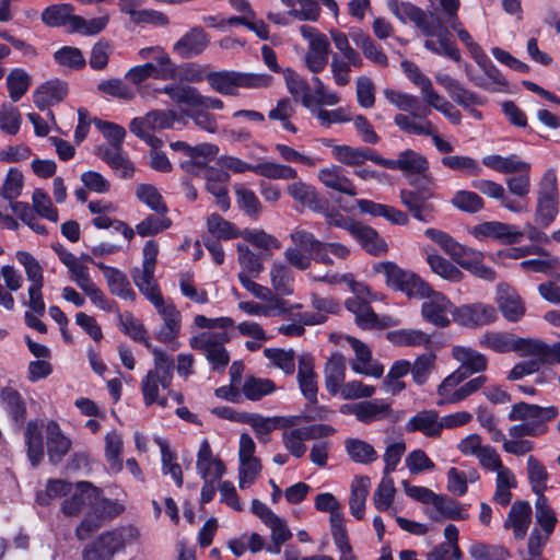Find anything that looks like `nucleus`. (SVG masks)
Returning <instances> with one entry per match:
<instances>
[{
	"instance_id": "1",
	"label": "nucleus",
	"mask_w": 560,
	"mask_h": 560,
	"mask_svg": "<svg viewBox=\"0 0 560 560\" xmlns=\"http://www.w3.org/2000/svg\"><path fill=\"white\" fill-rule=\"evenodd\" d=\"M388 5L390 12L402 23L410 21L425 36L439 37L448 58L455 61L460 59L459 49L450 40V32L439 16L433 13L427 14L422 9L410 2L398 3L397 0H392Z\"/></svg>"
},
{
	"instance_id": "2",
	"label": "nucleus",
	"mask_w": 560,
	"mask_h": 560,
	"mask_svg": "<svg viewBox=\"0 0 560 560\" xmlns=\"http://www.w3.org/2000/svg\"><path fill=\"white\" fill-rule=\"evenodd\" d=\"M206 81L214 92L221 95L237 96L240 89L268 88L272 77L266 73L221 70L207 72Z\"/></svg>"
},
{
	"instance_id": "3",
	"label": "nucleus",
	"mask_w": 560,
	"mask_h": 560,
	"mask_svg": "<svg viewBox=\"0 0 560 560\" xmlns=\"http://www.w3.org/2000/svg\"><path fill=\"white\" fill-rule=\"evenodd\" d=\"M409 184L415 189H401L399 192L401 203L410 214L418 221L431 222L436 211L435 206L430 202L435 198V182L432 176L411 178Z\"/></svg>"
},
{
	"instance_id": "4",
	"label": "nucleus",
	"mask_w": 560,
	"mask_h": 560,
	"mask_svg": "<svg viewBox=\"0 0 560 560\" xmlns=\"http://www.w3.org/2000/svg\"><path fill=\"white\" fill-rule=\"evenodd\" d=\"M336 52L331 55L330 71L336 85L346 86L350 83L352 70H360L363 65L361 54L349 42V36L338 30H330Z\"/></svg>"
},
{
	"instance_id": "5",
	"label": "nucleus",
	"mask_w": 560,
	"mask_h": 560,
	"mask_svg": "<svg viewBox=\"0 0 560 560\" xmlns=\"http://www.w3.org/2000/svg\"><path fill=\"white\" fill-rule=\"evenodd\" d=\"M154 368L141 381V393L145 406L155 404L159 396V385L170 389L173 381L174 360L159 348L152 349Z\"/></svg>"
},
{
	"instance_id": "6",
	"label": "nucleus",
	"mask_w": 560,
	"mask_h": 560,
	"mask_svg": "<svg viewBox=\"0 0 560 560\" xmlns=\"http://www.w3.org/2000/svg\"><path fill=\"white\" fill-rule=\"evenodd\" d=\"M375 271L384 275L387 285L408 296H423L428 294L430 284L416 273L405 270L395 262L385 261L375 265Z\"/></svg>"
},
{
	"instance_id": "7",
	"label": "nucleus",
	"mask_w": 560,
	"mask_h": 560,
	"mask_svg": "<svg viewBox=\"0 0 560 560\" xmlns=\"http://www.w3.org/2000/svg\"><path fill=\"white\" fill-rule=\"evenodd\" d=\"M230 341L226 331H203L194 336L189 345L195 350H200L215 371H223L229 362L230 354L225 343Z\"/></svg>"
},
{
	"instance_id": "8",
	"label": "nucleus",
	"mask_w": 560,
	"mask_h": 560,
	"mask_svg": "<svg viewBox=\"0 0 560 560\" xmlns=\"http://www.w3.org/2000/svg\"><path fill=\"white\" fill-rule=\"evenodd\" d=\"M558 206L557 175L553 170H547L538 184L536 222L544 228L548 226L558 215Z\"/></svg>"
},
{
	"instance_id": "9",
	"label": "nucleus",
	"mask_w": 560,
	"mask_h": 560,
	"mask_svg": "<svg viewBox=\"0 0 560 560\" xmlns=\"http://www.w3.org/2000/svg\"><path fill=\"white\" fill-rule=\"evenodd\" d=\"M559 410L556 406L540 407L524 401L514 404L508 415L510 421H521L533 428L534 438L546 434L549 430L548 422L556 419Z\"/></svg>"
},
{
	"instance_id": "10",
	"label": "nucleus",
	"mask_w": 560,
	"mask_h": 560,
	"mask_svg": "<svg viewBox=\"0 0 560 560\" xmlns=\"http://www.w3.org/2000/svg\"><path fill=\"white\" fill-rule=\"evenodd\" d=\"M154 56L155 63L147 62L136 66L127 71L126 79L133 84H140L149 78L158 80H173L176 78V66L165 51H158Z\"/></svg>"
},
{
	"instance_id": "11",
	"label": "nucleus",
	"mask_w": 560,
	"mask_h": 560,
	"mask_svg": "<svg viewBox=\"0 0 560 560\" xmlns=\"http://www.w3.org/2000/svg\"><path fill=\"white\" fill-rule=\"evenodd\" d=\"M479 346L498 353L517 352L532 355L533 339L517 337L511 332L487 331L478 339Z\"/></svg>"
},
{
	"instance_id": "12",
	"label": "nucleus",
	"mask_w": 560,
	"mask_h": 560,
	"mask_svg": "<svg viewBox=\"0 0 560 560\" xmlns=\"http://www.w3.org/2000/svg\"><path fill=\"white\" fill-rule=\"evenodd\" d=\"M425 299L421 305L422 317L436 327H447L451 323L450 315L456 308L453 303L441 292L431 287L428 294L420 296Z\"/></svg>"
},
{
	"instance_id": "13",
	"label": "nucleus",
	"mask_w": 560,
	"mask_h": 560,
	"mask_svg": "<svg viewBox=\"0 0 560 560\" xmlns=\"http://www.w3.org/2000/svg\"><path fill=\"white\" fill-rule=\"evenodd\" d=\"M378 165L389 170H398L410 180L421 176H432L429 174V161L424 155L411 149L401 151L396 160L382 158Z\"/></svg>"
},
{
	"instance_id": "14",
	"label": "nucleus",
	"mask_w": 560,
	"mask_h": 560,
	"mask_svg": "<svg viewBox=\"0 0 560 560\" xmlns=\"http://www.w3.org/2000/svg\"><path fill=\"white\" fill-rule=\"evenodd\" d=\"M435 81L447 92L448 96L459 106L469 109L476 119H481V112L470 108L474 105H482L483 101L474 92L467 90L459 81L446 73L435 74Z\"/></svg>"
},
{
	"instance_id": "15",
	"label": "nucleus",
	"mask_w": 560,
	"mask_h": 560,
	"mask_svg": "<svg viewBox=\"0 0 560 560\" xmlns=\"http://www.w3.org/2000/svg\"><path fill=\"white\" fill-rule=\"evenodd\" d=\"M124 546L125 539L121 533L118 530L104 532L85 546L82 558L83 560H110Z\"/></svg>"
},
{
	"instance_id": "16",
	"label": "nucleus",
	"mask_w": 560,
	"mask_h": 560,
	"mask_svg": "<svg viewBox=\"0 0 560 560\" xmlns=\"http://www.w3.org/2000/svg\"><path fill=\"white\" fill-rule=\"evenodd\" d=\"M315 508L320 512L329 513L330 532L334 542L348 538L341 504L334 494L329 492L317 494L315 498Z\"/></svg>"
},
{
	"instance_id": "17",
	"label": "nucleus",
	"mask_w": 560,
	"mask_h": 560,
	"mask_svg": "<svg viewBox=\"0 0 560 560\" xmlns=\"http://www.w3.org/2000/svg\"><path fill=\"white\" fill-rule=\"evenodd\" d=\"M164 325L158 331L156 339L163 343H174L182 329V315L173 302L164 298L154 303Z\"/></svg>"
},
{
	"instance_id": "18",
	"label": "nucleus",
	"mask_w": 560,
	"mask_h": 560,
	"mask_svg": "<svg viewBox=\"0 0 560 560\" xmlns=\"http://www.w3.org/2000/svg\"><path fill=\"white\" fill-rule=\"evenodd\" d=\"M396 126L404 132L416 136L431 137L436 150L440 153L447 154L453 152L454 147L451 142L443 139L435 130L433 124L428 119L415 120L398 116Z\"/></svg>"
},
{
	"instance_id": "19",
	"label": "nucleus",
	"mask_w": 560,
	"mask_h": 560,
	"mask_svg": "<svg viewBox=\"0 0 560 560\" xmlns=\"http://www.w3.org/2000/svg\"><path fill=\"white\" fill-rule=\"evenodd\" d=\"M497 316L495 308L483 303L462 305L453 312L456 323L469 327L489 325L497 319Z\"/></svg>"
},
{
	"instance_id": "20",
	"label": "nucleus",
	"mask_w": 560,
	"mask_h": 560,
	"mask_svg": "<svg viewBox=\"0 0 560 560\" xmlns=\"http://www.w3.org/2000/svg\"><path fill=\"white\" fill-rule=\"evenodd\" d=\"M209 43L210 38L202 27H192L173 45L172 51L182 59H190L201 55Z\"/></svg>"
},
{
	"instance_id": "21",
	"label": "nucleus",
	"mask_w": 560,
	"mask_h": 560,
	"mask_svg": "<svg viewBox=\"0 0 560 560\" xmlns=\"http://www.w3.org/2000/svg\"><path fill=\"white\" fill-rule=\"evenodd\" d=\"M477 237H492L503 244L512 245L522 241L524 233L513 224L498 221L485 222L474 229Z\"/></svg>"
},
{
	"instance_id": "22",
	"label": "nucleus",
	"mask_w": 560,
	"mask_h": 560,
	"mask_svg": "<svg viewBox=\"0 0 560 560\" xmlns=\"http://www.w3.org/2000/svg\"><path fill=\"white\" fill-rule=\"evenodd\" d=\"M383 94H384L385 98L390 104L396 106L398 109H400L402 112L410 113V115L397 114L394 117L395 125H396V118L398 116L406 117L409 119L411 118L415 120H421V119H427V116L430 114V109H428V108H425L423 110V113H420L421 104H420L419 98L415 95L404 93L400 91H396V90H392V89H385L383 91Z\"/></svg>"
},
{
	"instance_id": "23",
	"label": "nucleus",
	"mask_w": 560,
	"mask_h": 560,
	"mask_svg": "<svg viewBox=\"0 0 560 560\" xmlns=\"http://www.w3.org/2000/svg\"><path fill=\"white\" fill-rule=\"evenodd\" d=\"M196 469L202 479L219 480L225 474V465L214 456L207 439L202 440L197 453Z\"/></svg>"
},
{
	"instance_id": "24",
	"label": "nucleus",
	"mask_w": 560,
	"mask_h": 560,
	"mask_svg": "<svg viewBox=\"0 0 560 560\" xmlns=\"http://www.w3.org/2000/svg\"><path fill=\"white\" fill-rule=\"evenodd\" d=\"M100 494H102L100 488L94 487L89 481H80L77 483V489L72 495L63 501L62 512L69 516L78 515L85 505L92 508L93 500L97 499Z\"/></svg>"
},
{
	"instance_id": "25",
	"label": "nucleus",
	"mask_w": 560,
	"mask_h": 560,
	"mask_svg": "<svg viewBox=\"0 0 560 560\" xmlns=\"http://www.w3.org/2000/svg\"><path fill=\"white\" fill-rule=\"evenodd\" d=\"M348 341L355 353V360L350 363L351 369L358 374L369 375L376 378L381 377L383 375L384 368L382 364L372 361V353L369 347L354 337H348Z\"/></svg>"
},
{
	"instance_id": "26",
	"label": "nucleus",
	"mask_w": 560,
	"mask_h": 560,
	"mask_svg": "<svg viewBox=\"0 0 560 560\" xmlns=\"http://www.w3.org/2000/svg\"><path fill=\"white\" fill-rule=\"evenodd\" d=\"M471 186L482 195L497 199L501 206L511 212L521 213L527 211V207L522 201L506 195L503 185L489 179H476Z\"/></svg>"
},
{
	"instance_id": "27",
	"label": "nucleus",
	"mask_w": 560,
	"mask_h": 560,
	"mask_svg": "<svg viewBox=\"0 0 560 560\" xmlns=\"http://www.w3.org/2000/svg\"><path fill=\"white\" fill-rule=\"evenodd\" d=\"M497 303L503 316L509 322H517L525 313V306L517 294L508 283L497 285Z\"/></svg>"
},
{
	"instance_id": "28",
	"label": "nucleus",
	"mask_w": 560,
	"mask_h": 560,
	"mask_svg": "<svg viewBox=\"0 0 560 560\" xmlns=\"http://www.w3.org/2000/svg\"><path fill=\"white\" fill-rule=\"evenodd\" d=\"M290 238L294 245L304 248L315 261L327 266L334 264V260L328 255L330 252L325 246V242L317 240L313 233L305 230H294L290 234Z\"/></svg>"
},
{
	"instance_id": "29",
	"label": "nucleus",
	"mask_w": 560,
	"mask_h": 560,
	"mask_svg": "<svg viewBox=\"0 0 560 560\" xmlns=\"http://www.w3.org/2000/svg\"><path fill=\"white\" fill-rule=\"evenodd\" d=\"M331 154L339 163L348 166H361L365 161H372L378 165L382 156L369 148H357L347 144L335 145Z\"/></svg>"
},
{
	"instance_id": "30",
	"label": "nucleus",
	"mask_w": 560,
	"mask_h": 560,
	"mask_svg": "<svg viewBox=\"0 0 560 560\" xmlns=\"http://www.w3.org/2000/svg\"><path fill=\"white\" fill-rule=\"evenodd\" d=\"M298 382L304 397L311 404H317V380L314 372V358L308 353L298 357Z\"/></svg>"
},
{
	"instance_id": "31",
	"label": "nucleus",
	"mask_w": 560,
	"mask_h": 560,
	"mask_svg": "<svg viewBox=\"0 0 560 560\" xmlns=\"http://www.w3.org/2000/svg\"><path fill=\"white\" fill-rule=\"evenodd\" d=\"M97 156L104 161L120 178L129 179L135 174V165L122 148H103L96 150Z\"/></svg>"
},
{
	"instance_id": "32",
	"label": "nucleus",
	"mask_w": 560,
	"mask_h": 560,
	"mask_svg": "<svg viewBox=\"0 0 560 560\" xmlns=\"http://www.w3.org/2000/svg\"><path fill=\"white\" fill-rule=\"evenodd\" d=\"M218 152V147L211 143H200L195 147L189 145L186 155L188 160L182 162V167L188 173L200 175L203 168H210L207 163L214 159Z\"/></svg>"
},
{
	"instance_id": "33",
	"label": "nucleus",
	"mask_w": 560,
	"mask_h": 560,
	"mask_svg": "<svg viewBox=\"0 0 560 560\" xmlns=\"http://www.w3.org/2000/svg\"><path fill=\"white\" fill-rule=\"evenodd\" d=\"M287 191L295 201L313 211L323 212L327 208V201L318 195L313 186L304 182L298 180L289 184Z\"/></svg>"
},
{
	"instance_id": "34",
	"label": "nucleus",
	"mask_w": 560,
	"mask_h": 560,
	"mask_svg": "<svg viewBox=\"0 0 560 560\" xmlns=\"http://www.w3.org/2000/svg\"><path fill=\"white\" fill-rule=\"evenodd\" d=\"M318 179L329 189L352 197L358 195L353 182L345 174L340 166L331 165L319 170Z\"/></svg>"
},
{
	"instance_id": "35",
	"label": "nucleus",
	"mask_w": 560,
	"mask_h": 560,
	"mask_svg": "<svg viewBox=\"0 0 560 560\" xmlns=\"http://www.w3.org/2000/svg\"><path fill=\"white\" fill-rule=\"evenodd\" d=\"M532 522V506L527 501H515L504 523L505 528H512L516 539H523Z\"/></svg>"
},
{
	"instance_id": "36",
	"label": "nucleus",
	"mask_w": 560,
	"mask_h": 560,
	"mask_svg": "<svg viewBox=\"0 0 560 560\" xmlns=\"http://www.w3.org/2000/svg\"><path fill=\"white\" fill-rule=\"evenodd\" d=\"M452 354L460 366L456 371H460L465 375V380L471 374L482 372L487 369V358L470 348L456 346L452 349Z\"/></svg>"
},
{
	"instance_id": "37",
	"label": "nucleus",
	"mask_w": 560,
	"mask_h": 560,
	"mask_svg": "<svg viewBox=\"0 0 560 560\" xmlns=\"http://www.w3.org/2000/svg\"><path fill=\"white\" fill-rule=\"evenodd\" d=\"M1 404L11 421L22 428L26 420V402L22 395L13 387H4L0 392Z\"/></svg>"
},
{
	"instance_id": "38",
	"label": "nucleus",
	"mask_w": 560,
	"mask_h": 560,
	"mask_svg": "<svg viewBox=\"0 0 560 560\" xmlns=\"http://www.w3.org/2000/svg\"><path fill=\"white\" fill-rule=\"evenodd\" d=\"M23 277L13 266L5 265L0 269V304L11 311L14 299L9 291L15 292L22 288Z\"/></svg>"
},
{
	"instance_id": "39",
	"label": "nucleus",
	"mask_w": 560,
	"mask_h": 560,
	"mask_svg": "<svg viewBox=\"0 0 560 560\" xmlns=\"http://www.w3.org/2000/svg\"><path fill=\"white\" fill-rule=\"evenodd\" d=\"M154 271L155 269L136 267L130 272L135 285L152 305L164 298L154 278Z\"/></svg>"
},
{
	"instance_id": "40",
	"label": "nucleus",
	"mask_w": 560,
	"mask_h": 560,
	"mask_svg": "<svg viewBox=\"0 0 560 560\" xmlns=\"http://www.w3.org/2000/svg\"><path fill=\"white\" fill-rule=\"evenodd\" d=\"M346 307L354 314L355 323L363 329H373L384 327L385 324L373 312L371 305L360 296H353L346 301Z\"/></svg>"
},
{
	"instance_id": "41",
	"label": "nucleus",
	"mask_w": 560,
	"mask_h": 560,
	"mask_svg": "<svg viewBox=\"0 0 560 560\" xmlns=\"http://www.w3.org/2000/svg\"><path fill=\"white\" fill-rule=\"evenodd\" d=\"M177 120V114L171 109H155L147 113L143 117H136L130 126L141 127L151 131L170 129Z\"/></svg>"
},
{
	"instance_id": "42",
	"label": "nucleus",
	"mask_w": 560,
	"mask_h": 560,
	"mask_svg": "<svg viewBox=\"0 0 560 560\" xmlns=\"http://www.w3.org/2000/svg\"><path fill=\"white\" fill-rule=\"evenodd\" d=\"M349 36L354 45L362 50L365 58L381 67L388 65V58L382 47L375 44L369 34L360 28H351Z\"/></svg>"
},
{
	"instance_id": "43",
	"label": "nucleus",
	"mask_w": 560,
	"mask_h": 560,
	"mask_svg": "<svg viewBox=\"0 0 560 560\" xmlns=\"http://www.w3.org/2000/svg\"><path fill=\"white\" fill-rule=\"evenodd\" d=\"M407 432H421L425 436L436 438L441 434L439 413L434 410H422L406 423Z\"/></svg>"
},
{
	"instance_id": "44",
	"label": "nucleus",
	"mask_w": 560,
	"mask_h": 560,
	"mask_svg": "<svg viewBox=\"0 0 560 560\" xmlns=\"http://www.w3.org/2000/svg\"><path fill=\"white\" fill-rule=\"evenodd\" d=\"M71 447V441L66 438L55 421L47 423V448L48 457L52 464L61 462L63 456L69 452Z\"/></svg>"
},
{
	"instance_id": "45",
	"label": "nucleus",
	"mask_w": 560,
	"mask_h": 560,
	"mask_svg": "<svg viewBox=\"0 0 560 560\" xmlns=\"http://www.w3.org/2000/svg\"><path fill=\"white\" fill-rule=\"evenodd\" d=\"M43 424L37 420L30 421L24 431L27 457L33 467H37L44 457Z\"/></svg>"
},
{
	"instance_id": "46",
	"label": "nucleus",
	"mask_w": 560,
	"mask_h": 560,
	"mask_svg": "<svg viewBox=\"0 0 560 560\" xmlns=\"http://www.w3.org/2000/svg\"><path fill=\"white\" fill-rule=\"evenodd\" d=\"M67 85L60 81H48L34 93V104L40 110L61 102L67 95Z\"/></svg>"
},
{
	"instance_id": "47",
	"label": "nucleus",
	"mask_w": 560,
	"mask_h": 560,
	"mask_svg": "<svg viewBox=\"0 0 560 560\" xmlns=\"http://www.w3.org/2000/svg\"><path fill=\"white\" fill-rule=\"evenodd\" d=\"M325 386L331 395H336L346 377V358L340 353H334L328 359L325 370Z\"/></svg>"
},
{
	"instance_id": "48",
	"label": "nucleus",
	"mask_w": 560,
	"mask_h": 560,
	"mask_svg": "<svg viewBox=\"0 0 560 560\" xmlns=\"http://www.w3.org/2000/svg\"><path fill=\"white\" fill-rule=\"evenodd\" d=\"M351 235L360 243L362 248L372 255H380L386 252V243L380 237L376 230L357 222Z\"/></svg>"
},
{
	"instance_id": "49",
	"label": "nucleus",
	"mask_w": 560,
	"mask_h": 560,
	"mask_svg": "<svg viewBox=\"0 0 560 560\" xmlns=\"http://www.w3.org/2000/svg\"><path fill=\"white\" fill-rule=\"evenodd\" d=\"M482 164L501 174H515L518 171H530L532 168L528 162L521 160L515 154L509 156L487 155L482 159Z\"/></svg>"
},
{
	"instance_id": "50",
	"label": "nucleus",
	"mask_w": 560,
	"mask_h": 560,
	"mask_svg": "<svg viewBox=\"0 0 560 560\" xmlns=\"http://www.w3.org/2000/svg\"><path fill=\"white\" fill-rule=\"evenodd\" d=\"M371 479L368 476L355 477L351 483L349 508L351 514L361 520L364 516L365 501L369 495Z\"/></svg>"
},
{
	"instance_id": "51",
	"label": "nucleus",
	"mask_w": 560,
	"mask_h": 560,
	"mask_svg": "<svg viewBox=\"0 0 560 560\" xmlns=\"http://www.w3.org/2000/svg\"><path fill=\"white\" fill-rule=\"evenodd\" d=\"M516 487V477L509 467L497 471L495 490L492 497L493 502L501 506L509 505L512 501V490Z\"/></svg>"
},
{
	"instance_id": "52",
	"label": "nucleus",
	"mask_w": 560,
	"mask_h": 560,
	"mask_svg": "<svg viewBox=\"0 0 560 560\" xmlns=\"http://www.w3.org/2000/svg\"><path fill=\"white\" fill-rule=\"evenodd\" d=\"M526 471L532 491L536 497L545 495L548 488L549 472L542 462L529 455L526 462Z\"/></svg>"
},
{
	"instance_id": "53",
	"label": "nucleus",
	"mask_w": 560,
	"mask_h": 560,
	"mask_svg": "<svg viewBox=\"0 0 560 560\" xmlns=\"http://www.w3.org/2000/svg\"><path fill=\"white\" fill-rule=\"evenodd\" d=\"M285 84L294 100H300L305 108L313 106L314 100L308 82L296 72L287 69L284 71Z\"/></svg>"
},
{
	"instance_id": "54",
	"label": "nucleus",
	"mask_w": 560,
	"mask_h": 560,
	"mask_svg": "<svg viewBox=\"0 0 560 560\" xmlns=\"http://www.w3.org/2000/svg\"><path fill=\"white\" fill-rule=\"evenodd\" d=\"M385 419H393V409L389 401L374 399L360 402V422L368 424Z\"/></svg>"
},
{
	"instance_id": "55",
	"label": "nucleus",
	"mask_w": 560,
	"mask_h": 560,
	"mask_svg": "<svg viewBox=\"0 0 560 560\" xmlns=\"http://www.w3.org/2000/svg\"><path fill=\"white\" fill-rule=\"evenodd\" d=\"M293 272L288 265L279 260L272 262L270 282L278 294L291 295L293 293Z\"/></svg>"
},
{
	"instance_id": "56",
	"label": "nucleus",
	"mask_w": 560,
	"mask_h": 560,
	"mask_svg": "<svg viewBox=\"0 0 560 560\" xmlns=\"http://www.w3.org/2000/svg\"><path fill=\"white\" fill-rule=\"evenodd\" d=\"M73 7L68 3L55 4L46 8L42 13V21L51 27L68 26L72 33Z\"/></svg>"
},
{
	"instance_id": "57",
	"label": "nucleus",
	"mask_w": 560,
	"mask_h": 560,
	"mask_svg": "<svg viewBox=\"0 0 560 560\" xmlns=\"http://www.w3.org/2000/svg\"><path fill=\"white\" fill-rule=\"evenodd\" d=\"M124 441L121 435L112 430L105 435V458L108 463L109 469L114 472L122 470V454Z\"/></svg>"
},
{
	"instance_id": "58",
	"label": "nucleus",
	"mask_w": 560,
	"mask_h": 560,
	"mask_svg": "<svg viewBox=\"0 0 560 560\" xmlns=\"http://www.w3.org/2000/svg\"><path fill=\"white\" fill-rule=\"evenodd\" d=\"M101 15L86 20L81 15L72 19V33L84 36H95L102 33L108 25L110 16L106 11H101Z\"/></svg>"
},
{
	"instance_id": "59",
	"label": "nucleus",
	"mask_w": 560,
	"mask_h": 560,
	"mask_svg": "<svg viewBox=\"0 0 560 560\" xmlns=\"http://www.w3.org/2000/svg\"><path fill=\"white\" fill-rule=\"evenodd\" d=\"M348 456L359 464H371L377 459V453L372 444L360 439H348L345 442Z\"/></svg>"
},
{
	"instance_id": "60",
	"label": "nucleus",
	"mask_w": 560,
	"mask_h": 560,
	"mask_svg": "<svg viewBox=\"0 0 560 560\" xmlns=\"http://www.w3.org/2000/svg\"><path fill=\"white\" fill-rule=\"evenodd\" d=\"M475 61L489 79L488 88H482L483 90L489 92H504L508 90L509 82L486 54L481 55V57Z\"/></svg>"
},
{
	"instance_id": "61",
	"label": "nucleus",
	"mask_w": 560,
	"mask_h": 560,
	"mask_svg": "<svg viewBox=\"0 0 560 560\" xmlns=\"http://www.w3.org/2000/svg\"><path fill=\"white\" fill-rule=\"evenodd\" d=\"M460 267L485 281L493 282L497 278L495 271L483 264V254L476 249H472L468 257L460 261Z\"/></svg>"
},
{
	"instance_id": "62",
	"label": "nucleus",
	"mask_w": 560,
	"mask_h": 560,
	"mask_svg": "<svg viewBox=\"0 0 560 560\" xmlns=\"http://www.w3.org/2000/svg\"><path fill=\"white\" fill-rule=\"evenodd\" d=\"M427 262L431 270L444 280L457 283L464 279V273L453 262L440 255H428Z\"/></svg>"
},
{
	"instance_id": "63",
	"label": "nucleus",
	"mask_w": 560,
	"mask_h": 560,
	"mask_svg": "<svg viewBox=\"0 0 560 560\" xmlns=\"http://www.w3.org/2000/svg\"><path fill=\"white\" fill-rule=\"evenodd\" d=\"M237 261L242 267L238 273H245L247 277H258L264 271L261 257L249 249L247 245L237 244Z\"/></svg>"
},
{
	"instance_id": "64",
	"label": "nucleus",
	"mask_w": 560,
	"mask_h": 560,
	"mask_svg": "<svg viewBox=\"0 0 560 560\" xmlns=\"http://www.w3.org/2000/svg\"><path fill=\"white\" fill-rule=\"evenodd\" d=\"M469 555L474 560H506L510 551L501 545H488L476 542L469 548Z\"/></svg>"
}]
</instances>
